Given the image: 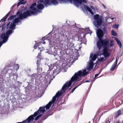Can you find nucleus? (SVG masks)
<instances>
[{
  "label": "nucleus",
  "instance_id": "42",
  "mask_svg": "<svg viewBox=\"0 0 123 123\" xmlns=\"http://www.w3.org/2000/svg\"><path fill=\"white\" fill-rule=\"evenodd\" d=\"M78 87V86H76L74 87L73 89L71 90V92L72 93L75 90V89L77 88Z\"/></svg>",
  "mask_w": 123,
  "mask_h": 123
},
{
  "label": "nucleus",
  "instance_id": "16",
  "mask_svg": "<svg viewBox=\"0 0 123 123\" xmlns=\"http://www.w3.org/2000/svg\"><path fill=\"white\" fill-rule=\"evenodd\" d=\"M67 1L71 4H72L73 1L74 5L77 7H79V5L82 4L83 3H87L86 0H67Z\"/></svg>",
  "mask_w": 123,
  "mask_h": 123
},
{
  "label": "nucleus",
  "instance_id": "37",
  "mask_svg": "<svg viewBox=\"0 0 123 123\" xmlns=\"http://www.w3.org/2000/svg\"><path fill=\"white\" fill-rule=\"evenodd\" d=\"M60 35H61L62 37H61V38L62 39V40L63 41H65V40H63V39L64 38V36H65L63 32H61V33H60Z\"/></svg>",
  "mask_w": 123,
  "mask_h": 123
},
{
  "label": "nucleus",
  "instance_id": "2",
  "mask_svg": "<svg viewBox=\"0 0 123 123\" xmlns=\"http://www.w3.org/2000/svg\"><path fill=\"white\" fill-rule=\"evenodd\" d=\"M40 0L37 1V4L36 2H34L28 8V10L26 9L24 11L28 17L32 15L36 16L38 13H42V10L44 8L45 6L43 2H41Z\"/></svg>",
  "mask_w": 123,
  "mask_h": 123
},
{
  "label": "nucleus",
  "instance_id": "18",
  "mask_svg": "<svg viewBox=\"0 0 123 123\" xmlns=\"http://www.w3.org/2000/svg\"><path fill=\"white\" fill-rule=\"evenodd\" d=\"M55 76H52L46 74L45 79L46 80L45 82L47 84L49 85L51 81L53 79L55 78Z\"/></svg>",
  "mask_w": 123,
  "mask_h": 123
},
{
  "label": "nucleus",
  "instance_id": "8",
  "mask_svg": "<svg viewBox=\"0 0 123 123\" xmlns=\"http://www.w3.org/2000/svg\"><path fill=\"white\" fill-rule=\"evenodd\" d=\"M49 69L47 74L52 76H55L60 71L61 68L59 64H56L55 65H51L49 66Z\"/></svg>",
  "mask_w": 123,
  "mask_h": 123
},
{
  "label": "nucleus",
  "instance_id": "54",
  "mask_svg": "<svg viewBox=\"0 0 123 123\" xmlns=\"http://www.w3.org/2000/svg\"><path fill=\"white\" fill-rule=\"evenodd\" d=\"M76 24L75 23L74 25L72 26V27L73 28H74L75 27V26L76 28L77 27L76 26Z\"/></svg>",
  "mask_w": 123,
  "mask_h": 123
},
{
  "label": "nucleus",
  "instance_id": "13",
  "mask_svg": "<svg viewBox=\"0 0 123 123\" xmlns=\"http://www.w3.org/2000/svg\"><path fill=\"white\" fill-rule=\"evenodd\" d=\"M94 20L93 23L94 25L97 28L101 26L103 20L102 18L100 17V16L98 14H97L94 16Z\"/></svg>",
  "mask_w": 123,
  "mask_h": 123
},
{
  "label": "nucleus",
  "instance_id": "10",
  "mask_svg": "<svg viewBox=\"0 0 123 123\" xmlns=\"http://www.w3.org/2000/svg\"><path fill=\"white\" fill-rule=\"evenodd\" d=\"M89 72L86 71V69H84L82 72L81 70H80L77 72H76L74 74L72 78L74 76H75L76 78V79H78L79 81H80L82 79V76H85Z\"/></svg>",
  "mask_w": 123,
  "mask_h": 123
},
{
  "label": "nucleus",
  "instance_id": "1",
  "mask_svg": "<svg viewBox=\"0 0 123 123\" xmlns=\"http://www.w3.org/2000/svg\"><path fill=\"white\" fill-rule=\"evenodd\" d=\"M58 100H57V98L55 96H54L53 97L52 100L49 102L45 106L40 107L38 110L35 112L33 115L30 116L25 120L22 122H19L20 123H30L32 122L34 119L35 121H37L42 116V114H41L44 113L46 110V112H47V113L42 117L41 118L39 119L38 123L43 122L48 117L53 114V113L49 114L50 112V111L49 110V109L50 108L52 104H53L52 106L53 107L55 103Z\"/></svg>",
  "mask_w": 123,
  "mask_h": 123
},
{
  "label": "nucleus",
  "instance_id": "25",
  "mask_svg": "<svg viewBox=\"0 0 123 123\" xmlns=\"http://www.w3.org/2000/svg\"><path fill=\"white\" fill-rule=\"evenodd\" d=\"M6 23L4 22L1 26H0V32L5 30V28L6 27Z\"/></svg>",
  "mask_w": 123,
  "mask_h": 123
},
{
  "label": "nucleus",
  "instance_id": "58",
  "mask_svg": "<svg viewBox=\"0 0 123 123\" xmlns=\"http://www.w3.org/2000/svg\"><path fill=\"white\" fill-rule=\"evenodd\" d=\"M42 43V44H45L46 43V42H45V41H44Z\"/></svg>",
  "mask_w": 123,
  "mask_h": 123
},
{
  "label": "nucleus",
  "instance_id": "23",
  "mask_svg": "<svg viewBox=\"0 0 123 123\" xmlns=\"http://www.w3.org/2000/svg\"><path fill=\"white\" fill-rule=\"evenodd\" d=\"M118 60L116 58L115 62H114L110 68V70L111 71H113L115 69L116 67L117 62Z\"/></svg>",
  "mask_w": 123,
  "mask_h": 123
},
{
  "label": "nucleus",
  "instance_id": "6",
  "mask_svg": "<svg viewBox=\"0 0 123 123\" xmlns=\"http://www.w3.org/2000/svg\"><path fill=\"white\" fill-rule=\"evenodd\" d=\"M110 42V41H106L104 40L103 42H101L100 43H97V47L98 49L100 50L102 47L103 48V50L101 51L102 55H103L105 58L109 57L110 55L109 53L108 50L109 48L107 46V45Z\"/></svg>",
  "mask_w": 123,
  "mask_h": 123
},
{
  "label": "nucleus",
  "instance_id": "31",
  "mask_svg": "<svg viewBox=\"0 0 123 123\" xmlns=\"http://www.w3.org/2000/svg\"><path fill=\"white\" fill-rule=\"evenodd\" d=\"M104 60V58L103 57H100V58H98V60L96 62V63L95 64H99L98 63L99 62H102L103 60Z\"/></svg>",
  "mask_w": 123,
  "mask_h": 123
},
{
  "label": "nucleus",
  "instance_id": "11",
  "mask_svg": "<svg viewBox=\"0 0 123 123\" xmlns=\"http://www.w3.org/2000/svg\"><path fill=\"white\" fill-rule=\"evenodd\" d=\"M5 85L7 86L10 87L11 85L10 84L9 80H4L3 77L0 76V89L1 92L2 93H4V92Z\"/></svg>",
  "mask_w": 123,
  "mask_h": 123
},
{
  "label": "nucleus",
  "instance_id": "56",
  "mask_svg": "<svg viewBox=\"0 0 123 123\" xmlns=\"http://www.w3.org/2000/svg\"><path fill=\"white\" fill-rule=\"evenodd\" d=\"M116 123H120V121L119 120H118L117 121Z\"/></svg>",
  "mask_w": 123,
  "mask_h": 123
},
{
  "label": "nucleus",
  "instance_id": "45",
  "mask_svg": "<svg viewBox=\"0 0 123 123\" xmlns=\"http://www.w3.org/2000/svg\"><path fill=\"white\" fill-rule=\"evenodd\" d=\"M37 43H36L35 45L34 46V49H36L37 48V47H38V45H37Z\"/></svg>",
  "mask_w": 123,
  "mask_h": 123
},
{
  "label": "nucleus",
  "instance_id": "59",
  "mask_svg": "<svg viewBox=\"0 0 123 123\" xmlns=\"http://www.w3.org/2000/svg\"><path fill=\"white\" fill-rule=\"evenodd\" d=\"M72 92H70L68 94V96H69V95L71 93H72Z\"/></svg>",
  "mask_w": 123,
  "mask_h": 123
},
{
  "label": "nucleus",
  "instance_id": "61",
  "mask_svg": "<svg viewBox=\"0 0 123 123\" xmlns=\"http://www.w3.org/2000/svg\"><path fill=\"white\" fill-rule=\"evenodd\" d=\"M111 19L112 20H113V19H114V18H111Z\"/></svg>",
  "mask_w": 123,
  "mask_h": 123
},
{
  "label": "nucleus",
  "instance_id": "5",
  "mask_svg": "<svg viewBox=\"0 0 123 123\" xmlns=\"http://www.w3.org/2000/svg\"><path fill=\"white\" fill-rule=\"evenodd\" d=\"M102 26L103 27H101V28H99L96 30V34L97 37H98V40L97 43H100L101 42H103L105 40L106 41H110L109 39H102L105 34L107 33V25H105L103 24Z\"/></svg>",
  "mask_w": 123,
  "mask_h": 123
},
{
  "label": "nucleus",
  "instance_id": "39",
  "mask_svg": "<svg viewBox=\"0 0 123 123\" xmlns=\"http://www.w3.org/2000/svg\"><path fill=\"white\" fill-rule=\"evenodd\" d=\"M117 43V44L119 45L120 47V48H121L122 47V44L120 41H119Z\"/></svg>",
  "mask_w": 123,
  "mask_h": 123
},
{
  "label": "nucleus",
  "instance_id": "28",
  "mask_svg": "<svg viewBox=\"0 0 123 123\" xmlns=\"http://www.w3.org/2000/svg\"><path fill=\"white\" fill-rule=\"evenodd\" d=\"M71 39H70L69 40V41H68V44L69 45L70 47H71V48H73L74 47V43H73L72 41H70V40Z\"/></svg>",
  "mask_w": 123,
  "mask_h": 123
},
{
  "label": "nucleus",
  "instance_id": "57",
  "mask_svg": "<svg viewBox=\"0 0 123 123\" xmlns=\"http://www.w3.org/2000/svg\"><path fill=\"white\" fill-rule=\"evenodd\" d=\"M90 88H91V87L90 88V87H89V88L88 89V92L87 93H89V91H90Z\"/></svg>",
  "mask_w": 123,
  "mask_h": 123
},
{
  "label": "nucleus",
  "instance_id": "17",
  "mask_svg": "<svg viewBox=\"0 0 123 123\" xmlns=\"http://www.w3.org/2000/svg\"><path fill=\"white\" fill-rule=\"evenodd\" d=\"M9 70L7 71V73L9 74L10 79V80H12V83H14V82L17 80V77H18L17 74H12V72L9 71Z\"/></svg>",
  "mask_w": 123,
  "mask_h": 123
},
{
  "label": "nucleus",
  "instance_id": "33",
  "mask_svg": "<svg viewBox=\"0 0 123 123\" xmlns=\"http://www.w3.org/2000/svg\"><path fill=\"white\" fill-rule=\"evenodd\" d=\"M122 114L121 111L120 109H119L117 111V117H118Z\"/></svg>",
  "mask_w": 123,
  "mask_h": 123
},
{
  "label": "nucleus",
  "instance_id": "26",
  "mask_svg": "<svg viewBox=\"0 0 123 123\" xmlns=\"http://www.w3.org/2000/svg\"><path fill=\"white\" fill-rule=\"evenodd\" d=\"M80 30H84L83 31H87L88 32H89V31L90 32H91V33H87V34H86L85 35V36H84H84H83L84 37H85L86 36V34H89V33L90 34H91V33H92V31H91L89 29V27H88L87 28H85V29H84V28H80Z\"/></svg>",
  "mask_w": 123,
  "mask_h": 123
},
{
  "label": "nucleus",
  "instance_id": "62",
  "mask_svg": "<svg viewBox=\"0 0 123 123\" xmlns=\"http://www.w3.org/2000/svg\"><path fill=\"white\" fill-rule=\"evenodd\" d=\"M74 40V38H72V40Z\"/></svg>",
  "mask_w": 123,
  "mask_h": 123
},
{
  "label": "nucleus",
  "instance_id": "14",
  "mask_svg": "<svg viewBox=\"0 0 123 123\" xmlns=\"http://www.w3.org/2000/svg\"><path fill=\"white\" fill-rule=\"evenodd\" d=\"M96 59V56L93 55L92 53H91L90 56V62L88 63L89 65L87 68L88 71H90L91 69L93 68L94 64H96L95 63L94 64L93 62Z\"/></svg>",
  "mask_w": 123,
  "mask_h": 123
},
{
  "label": "nucleus",
  "instance_id": "7",
  "mask_svg": "<svg viewBox=\"0 0 123 123\" xmlns=\"http://www.w3.org/2000/svg\"><path fill=\"white\" fill-rule=\"evenodd\" d=\"M6 31L5 33H3L1 35L8 40L9 37L13 33L14 30L16 28L14 27L12 22L11 23V22H9L6 25Z\"/></svg>",
  "mask_w": 123,
  "mask_h": 123
},
{
  "label": "nucleus",
  "instance_id": "21",
  "mask_svg": "<svg viewBox=\"0 0 123 123\" xmlns=\"http://www.w3.org/2000/svg\"><path fill=\"white\" fill-rule=\"evenodd\" d=\"M33 83L31 82L30 80L29 82H28V84L27 86L25 87L26 93L29 92L31 90V87L32 86L31 84Z\"/></svg>",
  "mask_w": 123,
  "mask_h": 123
},
{
  "label": "nucleus",
  "instance_id": "27",
  "mask_svg": "<svg viewBox=\"0 0 123 123\" xmlns=\"http://www.w3.org/2000/svg\"><path fill=\"white\" fill-rule=\"evenodd\" d=\"M84 8L85 9L86 8L87 9V10L92 15H93L94 14V13L92 11V10L89 7H88L87 5L84 6Z\"/></svg>",
  "mask_w": 123,
  "mask_h": 123
},
{
  "label": "nucleus",
  "instance_id": "51",
  "mask_svg": "<svg viewBox=\"0 0 123 123\" xmlns=\"http://www.w3.org/2000/svg\"><path fill=\"white\" fill-rule=\"evenodd\" d=\"M16 81L18 83V84L19 85H20L21 86L22 83L21 82H20V81H17V80Z\"/></svg>",
  "mask_w": 123,
  "mask_h": 123
},
{
  "label": "nucleus",
  "instance_id": "55",
  "mask_svg": "<svg viewBox=\"0 0 123 123\" xmlns=\"http://www.w3.org/2000/svg\"><path fill=\"white\" fill-rule=\"evenodd\" d=\"M91 81V80H86L85 81H84V83L90 82Z\"/></svg>",
  "mask_w": 123,
  "mask_h": 123
},
{
  "label": "nucleus",
  "instance_id": "38",
  "mask_svg": "<svg viewBox=\"0 0 123 123\" xmlns=\"http://www.w3.org/2000/svg\"><path fill=\"white\" fill-rule=\"evenodd\" d=\"M102 55V53L101 51H99V52H97V55L98 56H101Z\"/></svg>",
  "mask_w": 123,
  "mask_h": 123
},
{
  "label": "nucleus",
  "instance_id": "20",
  "mask_svg": "<svg viewBox=\"0 0 123 123\" xmlns=\"http://www.w3.org/2000/svg\"><path fill=\"white\" fill-rule=\"evenodd\" d=\"M11 68H9L8 70H9V71L11 72V70L12 72H13L14 71H17L19 68V65L18 64H15L14 66H10L9 65L8 67H5V68L8 67Z\"/></svg>",
  "mask_w": 123,
  "mask_h": 123
},
{
  "label": "nucleus",
  "instance_id": "49",
  "mask_svg": "<svg viewBox=\"0 0 123 123\" xmlns=\"http://www.w3.org/2000/svg\"><path fill=\"white\" fill-rule=\"evenodd\" d=\"M114 39L117 43L119 41H120L118 38L116 37H114Z\"/></svg>",
  "mask_w": 123,
  "mask_h": 123
},
{
  "label": "nucleus",
  "instance_id": "40",
  "mask_svg": "<svg viewBox=\"0 0 123 123\" xmlns=\"http://www.w3.org/2000/svg\"><path fill=\"white\" fill-rule=\"evenodd\" d=\"M81 109H82V110H81V109H80V111L78 112V115H77V117H78L79 115L80 114V115H81L82 114V107L81 108Z\"/></svg>",
  "mask_w": 123,
  "mask_h": 123
},
{
  "label": "nucleus",
  "instance_id": "24",
  "mask_svg": "<svg viewBox=\"0 0 123 123\" xmlns=\"http://www.w3.org/2000/svg\"><path fill=\"white\" fill-rule=\"evenodd\" d=\"M10 12H9L2 19H1L0 20V23L1 22H4L6 21V19L10 14Z\"/></svg>",
  "mask_w": 123,
  "mask_h": 123
},
{
  "label": "nucleus",
  "instance_id": "19",
  "mask_svg": "<svg viewBox=\"0 0 123 123\" xmlns=\"http://www.w3.org/2000/svg\"><path fill=\"white\" fill-rule=\"evenodd\" d=\"M14 82L15 83L14 84L13 83H12L10 86V87L11 88L12 90H13L14 91L13 92V93H16L17 92V91H16L17 90V88L20 87L21 86L20 85L18 84V83L16 81Z\"/></svg>",
  "mask_w": 123,
  "mask_h": 123
},
{
  "label": "nucleus",
  "instance_id": "41",
  "mask_svg": "<svg viewBox=\"0 0 123 123\" xmlns=\"http://www.w3.org/2000/svg\"><path fill=\"white\" fill-rule=\"evenodd\" d=\"M84 83V80H82V81L79 83L77 86H78V87L82 83Z\"/></svg>",
  "mask_w": 123,
  "mask_h": 123
},
{
  "label": "nucleus",
  "instance_id": "47",
  "mask_svg": "<svg viewBox=\"0 0 123 123\" xmlns=\"http://www.w3.org/2000/svg\"><path fill=\"white\" fill-rule=\"evenodd\" d=\"M101 71H100L98 73L96 74L95 75V77H94L95 78L97 77L98 76L99 74L101 72Z\"/></svg>",
  "mask_w": 123,
  "mask_h": 123
},
{
  "label": "nucleus",
  "instance_id": "50",
  "mask_svg": "<svg viewBox=\"0 0 123 123\" xmlns=\"http://www.w3.org/2000/svg\"><path fill=\"white\" fill-rule=\"evenodd\" d=\"M66 64H65V63H63L62 64V67L63 68H64L65 67V66H66Z\"/></svg>",
  "mask_w": 123,
  "mask_h": 123
},
{
  "label": "nucleus",
  "instance_id": "12",
  "mask_svg": "<svg viewBox=\"0 0 123 123\" xmlns=\"http://www.w3.org/2000/svg\"><path fill=\"white\" fill-rule=\"evenodd\" d=\"M27 8V6H24L23 5H22L20 6L19 10L18 11L16 15H12L8 18V22H9V20H11L15 19L16 18V16L17 17H18V16L21 13L22 15L23 14V12L25 11Z\"/></svg>",
  "mask_w": 123,
  "mask_h": 123
},
{
  "label": "nucleus",
  "instance_id": "34",
  "mask_svg": "<svg viewBox=\"0 0 123 123\" xmlns=\"http://www.w3.org/2000/svg\"><path fill=\"white\" fill-rule=\"evenodd\" d=\"M42 48L43 49H42L40 50V52H39L38 54V55L37 56V57L38 58H40L41 57V52L42 51H43V50L44 49V48L42 47Z\"/></svg>",
  "mask_w": 123,
  "mask_h": 123
},
{
  "label": "nucleus",
  "instance_id": "9",
  "mask_svg": "<svg viewBox=\"0 0 123 123\" xmlns=\"http://www.w3.org/2000/svg\"><path fill=\"white\" fill-rule=\"evenodd\" d=\"M28 17L25 12H23V14L22 15L21 13L18 16V17L16 18L13 22H12L14 27H16L17 25H21L22 24L21 20Z\"/></svg>",
  "mask_w": 123,
  "mask_h": 123
},
{
  "label": "nucleus",
  "instance_id": "22",
  "mask_svg": "<svg viewBox=\"0 0 123 123\" xmlns=\"http://www.w3.org/2000/svg\"><path fill=\"white\" fill-rule=\"evenodd\" d=\"M37 74L36 73H33L31 75L28 74V76L30 77V79L31 80H30L31 82H33L35 78L37 76Z\"/></svg>",
  "mask_w": 123,
  "mask_h": 123
},
{
  "label": "nucleus",
  "instance_id": "53",
  "mask_svg": "<svg viewBox=\"0 0 123 123\" xmlns=\"http://www.w3.org/2000/svg\"><path fill=\"white\" fill-rule=\"evenodd\" d=\"M90 7L92 9H93V10H95L94 8L92 6H90Z\"/></svg>",
  "mask_w": 123,
  "mask_h": 123
},
{
  "label": "nucleus",
  "instance_id": "36",
  "mask_svg": "<svg viewBox=\"0 0 123 123\" xmlns=\"http://www.w3.org/2000/svg\"><path fill=\"white\" fill-rule=\"evenodd\" d=\"M17 4H14V5H13L12 6V7H11V10L8 12H10V14L12 13V10L13 9V8L14 7L16 6H17Z\"/></svg>",
  "mask_w": 123,
  "mask_h": 123
},
{
  "label": "nucleus",
  "instance_id": "35",
  "mask_svg": "<svg viewBox=\"0 0 123 123\" xmlns=\"http://www.w3.org/2000/svg\"><path fill=\"white\" fill-rule=\"evenodd\" d=\"M111 35L114 36H117V33L113 30H112L111 31Z\"/></svg>",
  "mask_w": 123,
  "mask_h": 123
},
{
  "label": "nucleus",
  "instance_id": "32",
  "mask_svg": "<svg viewBox=\"0 0 123 123\" xmlns=\"http://www.w3.org/2000/svg\"><path fill=\"white\" fill-rule=\"evenodd\" d=\"M41 81L40 80L38 79H35V85L37 86H38L40 84V83Z\"/></svg>",
  "mask_w": 123,
  "mask_h": 123
},
{
  "label": "nucleus",
  "instance_id": "64",
  "mask_svg": "<svg viewBox=\"0 0 123 123\" xmlns=\"http://www.w3.org/2000/svg\"><path fill=\"white\" fill-rule=\"evenodd\" d=\"M52 26L53 27L52 30H53V29H54V27H53V25H52Z\"/></svg>",
  "mask_w": 123,
  "mask_h": 123
},
{
  "label": "nucleus",
  "instance_id": "4",
  "mask_svg": "<svg viewBox=\"0 0 123 123\" xmlns=\"http://www.w3.org/2000/svg\"><path fill=\"white\" fill-rule=\"evenodd\" d=\"M72 77L70 80L69 81H67L62 86L61 89L60 91H58L56 93L55 96L57 98V100H58L59 98L62 96L63 94L65 92L66 90L70 87L69 88V90H70L77 83H76V81H79L78 79L76 80V77L74 76L72 78Z\"/></svg>",
  "mask_w": 123,
  "mask_h": 123
},
{
  "label": "nucleus",
  "instance_id": "44",
  "mask_svg": "<svg viewBox=\"0 0 123 123\" xmlns=\"http://www.w3.org/2000/svg\"><path fill=\"white\" fill-rule=\"evenodd\" d=\"M37 45H38V47L39 46L41 47V45L42 44V42H38L37 43Z\"/></svg>",
  "mask_w": 123,
  "mask_h": 123
},
{
  "label": "nucleus",
  "instance_id": "43",
  "mask_svg": "<svg viewBox=\"0 0 123 123\" xmlns=\"http://www.w3.org/2000/svg\"><path fill=\"white\" fill-rule=\"evenodd\" d=\"M119 25L115 24L114 28L117 29L119 26Z\"/></svg>",
  "mask_w": 123,
  "mask_h": 123
},
{
  "label": "nucleus",
  "instance_id": "52",
  "mask_svg": "<svg viewBox=\"0 0 123 123\" xmlns=\"http://www.w3.org/2000/svg\"><path fill=\"white\" fill-rule=\"evenodd\" d=\"M102 5L104 7V8L105 9H106L107 8V7L103 4H102Z\"/></svg>",
  "mask_w": 123,
  "mask_h": 123
},
{
  "label": "nucleus",
  "instance_id": "60",
  "mask_svg": "<svg viewBox=\"0 0 123 123\" xmlns=\"http://www.w3.org/2000/svg\"><path fill=\"white\" fill-rule=\"evenodd\" d=\"M92 83H91L90 84V86H89V87H90V86H92Z\"/></svg>",
  "mask_w": 123,
  "mask_h": 123
},
{
  "label": "nucleus",
  "instance_id": "29",
  "mask_svg": "<svg viewBox=\"0 0 123 123\" xmlns=\"http://www.w3.org/2000/svg\"><path fill=\"white\" fill-rule=\"evenodd\" d=\"M40 58H38V59L37 61V70H39L40 67L39 62H40Z\"/></svg>",
  "mask_w": 123,
  "mask_h": 123
},
{
  "label": "nucleus",
  "instance_id": "30",
  "mask_svg": "<svg viewBox=\"0 0 123 123\" xmlns=\"http://www.w3.org/2000/svg\"><path fill=\"white\" fill-rule=\"evenodd\" d=\"M113 41L111 40V41L110 44H109V43L107 45V46L108 47H109V48L111 47L114 44L113 43Z\"/></svg>",
  "mask_w": 123,
  "mask_h": 123
},
{
  "label": "nucleus",
  "instance_id": "3",
  "mask_svg": "<svg viewBox=\"0 0 123 123\" xmlns=\"http://www.w3.org/2000/svg\"><path fill=\"white\" fill-rule=\"evenodd\" d=\"M52 31H51L47 35L43 37L42 40L43 41L44 40L48 42L49 43L48 47L46 49L45 52L47 53L49 55H52L54 57V58L57 59V57L58 56L57 53L52 50L54 44H56V43H58L59 42L58 39L57 38L53 39L52 38L49 37V36L51 35Z\"/></svg>",
  "mask_w": 123,
  "mask_h": 123
},
{
  "label": "nucleus",
  "instance_id": "63",
  "mask_svg": "<svg viewBox=\"0 0 123 123\" xmlns=\"http://www.w3.org/2000/svg\"><path fill=\"white\" fill-rule=\"evenodd\" d=\"M100 117H99V119H98V121H97V122H98V121H99V120L100 119Z\"/></svg>",
  "mask_w": 123,
  "mask_h": 123
},
{
  "label": "nucleus",
  "instance_id": "48",
  "mask_svg": "<svg viewBox=\"0 0 123 123\" xmlns=\"http://www.w3.org/2000/svg\"><path fill=\"white\" fill-rule=\"evenodd\" d=\"M42 47L43 48H44V47H43V46H41V47L39 46V47H38V49H39L38 50H40L42 49H43L42 48Z\"/></svg>",
  "mask_w": 123,
  "mask_h": 123
},
{
  "label": "nucleus",
  "instance_id": "46",
  "mask_svg": "<svg viewBox=\"0 0 123 123\" xmlns=\"http://www.w3.org/2000/svg\"><path fill=\"white\" fill-rule=\"evenodd\" d=\"M37 43H36L35 45L34 46V49H36L37 48V47H38V45H37Z\"/></svg>",
  "mask_w": 123,
  "mask_h": 123
},
{
  "label": "nucleus",
  "instance_id": "15",
  "mask_svg": "<svg viewBox=\"0 0 123 123\" xmlns=\"http://www.w3.org/2000/svg\"><path fill=\"white\" fill-rule=\"evenodd\" d=\"M40 2L41 3L43 2L46 7L52 5H56L58 4V2L55 0H41Z\"/></svg>",
  "mask_w": 123,
  "mask_h": 123
}]
</instances>
